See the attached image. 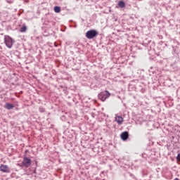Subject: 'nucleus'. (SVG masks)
Segmentation results:
<instances>
[{"label": "nucleus", "mask_w": 180, "mask_h": 180, "mask_svg": "<svg viewBox=\"0 0 180 180\" xmlns=\"http://www.w3.org/2000/svg\"><path fill=\"white\" fill-rule=\"evenodd\" d=\"M18 167H23L24 168H29L32 165V160L27 157L23 158L21 163L18 164Z\"/></svg>", "instance_id": "f257e3e1"}, {"label": "nucleus", "mask_w": 180, "mask_h": 180, "mask_svg": "<svg viewBox=\"0 0 180 180\" xmlns=\"http://www.w3.org/2000/svg\"><path fill=\"white\" fill-rule=\"evenodd\" d=\"M4 43L8 47V49H12V46H13V44L15 43V41L9 36L5 35L4 36Z\"/></svg>", "instance_id": "f03ea898"}, {"label": "nucleus", "mask_w": 180, "mask_h": 180, "mask_svg": "<svg viewBox=\"0 0 180 180\" xmlns=\"http://www.w3.org/2000/svg\"><path fill=\"white\" fill-rule=\"evenodd\" d=\"M109 96H110V93L108 91H102L98 94V98L101 99L102 102H105Z\"/></svg>", "instance_id": "7ed1b4c3"}, {"label": "nucleus", "mask_w": 180, "mask_h": 180, "mask_svg": "<svg viewBox=\"0 0 180 180\" xmlns=\"http://www.w3.org/2000/svg\"><path fill=\"white\" fill-rule=\"evenodd\" d=\"M98 33L95 30H91L86 32V37L87 39H94V37H96V36H98Z\"/></svg>", "instance_id": "20e7f679"}, {"label": "nucleus", "mask_w": 180, "mask_h": 180, "mask_svg": "<svg viewBox=\"0 0 180 180\" xmlns=\"http://www.w3.org/2000/svg\"><path fill=\"white\" fill-rule=\"evenodd\" d=\"M0 171H1L2 172H6V173L11 172V170L9 169V167L6 165H1Z\"/></svg>", "instance_id": "39448f33"}, {"label": "nucleus", "mask_w": 180, "mask_h": 180, "mask_svg": "<svg viewBox=\"0 0 180 180\" xmlns=\"http://www.w3.org/2000/svg\"><path fill=\"white\" fill-rule=\"evenodd\" d=\"M115 122H117V123L118 124H123V117H122V116L120 115H115Z\"/></svg>", "instance_id": "423d86ee"}, {"label": "nucleus", "mask_w": 180, "mask_h": 180, "mask_svg": "<svg viewBox=\"0 0 180 180\" xmlns=\"http://www.w3.org/2000/svg\"><path fill=\"white\" fill-rule=\"evenodd\" d=\"M121 139L124 141L129 139V132L124 131L121 134Z\"/></svg>", "instance_id": "0eeeda50"}, {"label": "nucleus", "mask_w": 180, "mask_h": 180, "mask_svg": "<svg viewBox=\"0 0 180 180\" xmlns=\"http://www.w3.org/2000/svg\"><path fill=\"white\" fill-rule=\"evenodd\" d=\"M4 108L6 109H8V110H11V109H13L15 108V105L13 104H11L9 103H6L4 105Z\"/></svg>", "instance_id": "6e6552de"}, {"label": "nucleus", "mask_w": 180, "mask_h": 180, "mask_svg": "<svg viewBox=\"0 0 180 180\" xmlns=\"http://www.w3.org/2000/svg\"><path fill=\"white\" fill-rule=\"evenodd\" d=\"M119 8H123L124 6H126V4H124V1H120L117 4Z\"/></svg>", "instance_id": "1a4fd4ad"}, {"label": "nucleus", "mask_w": 180, "mask_h": 180, "mask_svg": "<svg viewBox=\"0 0 180 180\" xmlns=\"http://www.w3.org/2000/svg\"><path fill=\"white\" fill-rule=\"evenodd\" d=\"M26 30H27V27H26V25H24L20 28V32L21 33H24L25 32H26Z\"/></svg>", "instance_id": "9d476101"}, {"label": "nucleus", "mask_w": 180, "mask_h": 180, "mask_svg": "<svg viewBox=\"0 0 180 180\" xmlns=\"http://www.w3.org/2000/svg\"><path fill=\"white\" fill-rule=\"evenodd\" d=\"M54 11L56 13H59V12H61V8L59 6H55Z\"/></svg>", "instance_id": "9b49d317"}, {"label": "nucleus", "mask_w": 180, "mask_h": 180, "mask_svg": "<svg viewBox=\"0 0 180 180\" xmlns=\"http://www.w3.org/2000/svg\"><path fill=\"white\" fill-rule=\"evenodd\" d=\"M44 110H45L44 108L43 107L39 108V112H41V113L44 112Z\"/></svg>", "instance_id": "f8f14e48"}, {"label": "nucleus", "mask_w": 180, "mask_h": 180, "mask_svg": "<svg viewBox=\"0 0 180 180\" xmlns=\"http://www.w3.org/2000/svg\"><path fill=\"white\" fill-rule=\"evenodd\" d=\"M174 180H179V179H178V178H176V179H174Z\"/></svg>", "instance_id": "ddd939ff"}]
</instances>
